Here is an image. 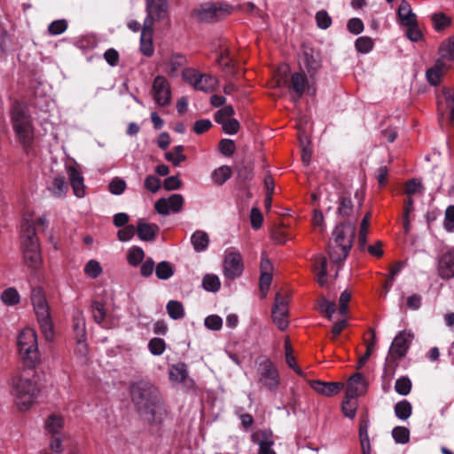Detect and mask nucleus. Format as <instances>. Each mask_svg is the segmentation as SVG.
Here are the masks:
<instances>
[{
	"instance_id": "f257e3e1",
	"label": "nucleus",
	"mask_w": 454,
	"mask_h": 454,
	"mask_svg": "<svg viewBox=\"0 0 454 454\" xmlns=\"http://www.w3.org/2000/svg\"><path fill=\"white\" fill-rule=\"evenodd\" d=\"M17 344L20 359L27 368L12 378V394L18 409L25 411L35 403L42 387L39 384L40 377L34 369L40 361L35 332L31 328L22 330L18 336Z\"/></svg>"
},
{
	"instance_id": "f03ea898",
	"label": "nucleus",
	"mask_w": 454,
	"mask_h": 454,
	"mask_svg": "<svg viewBox=\"0 0 454 454\" xmlns=\"http://www.w3.org/2000/svg\"><path fill=\"white\" fill-rule=\"evenodd\" d=\"M356 237V225L343 222L334 228L333 240L327 245V254L331 262L337 265V271L348 256Z\"/></svg>"
},
{
	"instance_id": "7ed1b4c3",
	"label": "nucleus",
	"mask_w": 454,
	"mask_h": 454,
	"mask_svg": "<svg viewBox=\"0 0 454 454\" xmlns=\"http://www.w3.org/2000/svg\"><path fill=\"white\" fill-rule=\"evenodd\" d=\"M21 238L25 264L32 270L38 269L42 264L39 239L34 224L27 220L21 225Z\"/></svg>"
},
{
	"instance_id": "20e7f679",
	"label": "nucleus",
	"mask_w": 454,
	"mask_h": 454,
	"mask_svg": "<svg viewBox=\"0 0 454 454\" xmlns=\"http://www.w3.org/2000/svg\"><path fill=\"white\" fill-rule=\"evenodd\" d=\"M31 301L43 335L46 340H52L54 331L51 319L50 308L41 287H34L32 289Z\"/></svg>"
},
{
	"instance_id": "39448f33",
	"label": "nucleus",
	"mask_w": 454,
	"mask_h": 454,
	"mask_svg": "<svg viewBox=\"0 0 454 454\" xmlns=\"http://www.w3.org/2000/svg\"><path fill=\"white\" fill-rule=\"evenodd\" d=\"M11 121L20 143L24 148H27L32 143V123L26 108L15 102L11 109Z\"/></svg>"
},
{
	"instance_id": "423d86ee",
	"label": "nucleus",
	"mask_w": 454,
	"mask_h": 454,
	"mask_svg": "<svg viewBox=\"0 0 454 454\" xmlns=\"http://www.w3.org/2000/svg\"><path fill=\"white\" fill-rule=\"evenodd\" d=\"M234 7L225 2L204 3L192 11V16L200 22L215 23L227 18Z\"/></svg>"
},
{
	"instance_id": "0eeeda50",
	"label": "nucleus",
	"mask_w": 454,
	"mask_h": 454,
	"mask_svg": "<svg viewBox=\"0 0 454 454\" xmlns=\"http://www.w3.org/2000/svg\"><path fill=\"white\" fill-rule=\"evenodd\" d=\"M256 364L259 387L270 392L277 390L280 384V375L275 364L268 357H259Z\"/></svg>"
},
{
	"instance_id": "6e6552de",
	"label": "nucleus",
	"mask_w": 454,
	"mask_h": 454,
	"mask_svg": "<svg viewBox=\"0 0 454 454\" xmlns=\"http://www.w3.org/2000/svg\"><path fill=\"white\" fill-rule=\"evenodd\" d=\"M130 395L137 412L161 397L158 389L147 381H138L132 384Z\"/></svg>"
},
{
	"instance_id": "1a4fd4ad",
	"label": "nucleus",
	"mask_w": 454,
	"mask_h": 454,
	"mask_svg": "<svg viewBox=\"0 0 454 454\" xmlns=\"http://www.w3.org/2000/svg\"><path fill=\"white\" fill-rule=\"evenodd\" d=\"M289 296L283 291H278L275 296V302L271 310L274 324L280 331H285L289 325L288 316Z\"/></svg>"
},
{
	"instance_id": "9d476101",
	"label": "nucleus",
	"mask_w": 454,
	"mask_h": 454,
	"mask_svg": "<svg viewBox=\"0 0 454 454\" xmlns=\"http://www.w3.org/2000/svg\"><path fill=\"white\" fill-rule=\"evenodd\" d=\"M137 413L143 420L152 426L162 424L168 416V411L162 397Z\"/></svg>"
},
{
	"instance_id": "9b49d317",
	"label": "nucleus",
	"mask_w": 454,
	"mask_h": 454,
	"mask_svg": "<svg viewBox=\"0 0 454 454\" xmlns=\"http://www.w3.org/2000/svg\"><path fill=\"white\" fill-rule=\"evenodd\" d=\"M146 17L144 23L154 25L168 16V0H145Z\"/></svg>"
},
{
	"instance_id": "f8f14e48",
	"label": "nucleus",
	"mask_w": 454,
	"mask_h": 454,
	"mask_svg": "<svg viewBox=\"0 0 454 454\" xmlns=\"http://www.w3.org/2000/svg\"><path fill=\"white\" fill-rule=\"evenodd\" d=\"M244 270L242 256L239 252L227 254L223 261V273L226 278L234 280Z\"/></svg>"
},
{
	"instance_id": "ddd939ff",
	"label": "nucleus",
	"mask_w": 454,
	"mask_h": 454,
	"mask_svg": "<svg viewBox=\"0 0 454 454\" xmlns=\"http://www.w3.org/2000/svg\"><path fill=\"white\" fill-rule=\"evenodd\" d=\"M153 92L155 102L165 106L169 105L171 99L170 85L168 80L162 75H157L153 82Z\"/></svg>"
},
{
	"instance_id": "4468645a",
	"label": "nucleus",
	"mask_w": 454,
	"mask_h": 454,
	"mask_svg": "<svg viewBox=\"0 0 454 454\" xmlns=\"http://www.w3.org/2000/svg\"><path fill=\"white\" fill-rule=\"evenodd\" d=\"M437 272L438 276L444 280L454 278V247L438 257Z\"/></svg>"
},
{
	"instance_id": "2eb2a0df",
	"label": "nucleus",
	"mask_w": 454,
	"mask_h": 454,
	"mask_svg": "<svg viewBox=\"0 0 454 454\" xmlns=\"http://www.w3.org/2000/svg\"><path fill=\"white\" fill-rule=\"evenodd\" d=\"M286 86L291 91V97L294 102L300 100L309 86V81L304 73L295 72L292 74Z\"/></svg>"
},
{
	"instance_id": "dca6fc26",
	"label": "nucleus",
	"mask_w": 454,
	"mask_h": 454,
	"mask_svg": "<svg viewBox=\"0 0 454 454\" xmlns=\"http://www.w3.org/2000/svg\"><path fill=\"white\" fill-rule=\"evenodd\" d=\"M252 441L259 445L258 454H277L272 449L275 440L271 430L256 431L252 434Z\"/></svg>"
},
{
	"instance_id": "f3484780",
	"label": "nucleus",
	"mask_w": 454,
	"mask_h": 454,
	"mask_svg": "<svg viewBox=\"0 0 454 454\" xmlns=\"http://www.w3.org/2000/svg\"><path fill=\"white\" fill-rule=\"evenodd\" d=\"M413 337L411 333L405 331L400 332L394 339L389 353L395 354L396 357L405 356Z\"/></svg>"
},
{
	"instance_id": "a211bd4d",
	"label": "nucleus",
	"mask_w": 454,
	"mask_h": 454,
	"mask_svg": "<svg viewBox=\"0 0 454 454\" xmlns=\"http://www.w3.org/2000/svg\"><path fill=\"white\" fill-rule=\"evenodd\" d=\"M309 386L318 394L332 396L338 394L344 387L341 382H325L321 380H311Z\"/></svg>"
},
{
	"instance_id": "6ab92c4d",
	"label": "nucleus",
	"mask_w": 454,
	"mask_h": 454,
	"mask_svg": "<svg viewBox=\"0 0 454 454\" xmlns=\"http://www.w3.org/2000/svg\"><path fill=\"white\" fill-rule=\"evenodd\" d=\"M153 25L144 23L140 35V51L145 57L153 54Z\"/></svg>"
},
{
	"instance_id": "aec40b11",
	"label": "nucleus",
	"mask_w": 454,
	"mask_h": 454,
	"mask_svg": "<svg viewBox=\"0 0 454 454\" xmlns=\"http://www.w3.org/2000/svg\"><path fill=\"white\" fill-rule=\"evenodd\" d=\"M160 231V227L156 223H147L140 219L137 225V234L143 241H153Z\"/></svg>"
},
{
	"instance_id": "412c9836",
	"label": "nucleus",
	"mask_w": 454,
	"mask_h": 454,
	"mask_svg": "<svg viewBox=\"0 0 454 454\" xmlns=\"http://www.w3.org/2000/svg\"><path fill=\"white\" fill-rule=\"evenodd\" d=\"M67 173L70 179V184L73 188L74 195L78 198H82L85 192L83 177L81 172L75 167L68 166Z\"/></svg>"
},
{
	"instance_id": "4be33fe9",
	"label": "nucleus",
	"mask_w": 454,
	"mask_h": 454,
	"mask_svg": "<svg viewBox=\"0 0 454 454\" xmlns=\"http://www.w3.org/2000/svg\"><path fill=\"white\" fill-rule=\"evenodd\" d=\"M397 16L402 26L415 25L417 22L416 14L412 12L411 4L403 0L397 10Z\"/></svg>"
},
{
	"instance_id": "5701e85b",
	"label": "nucleus",
	"mask_w": 454,
	"mask_h": 454,
	"mask_svg": "<svg viewBox=\"0 0 454 454\" xmlns=\"http://www.w3.org/2000/svg\"><path fill=\"white\" fill-rule=\"evenodd\" d=\"M447 70L448 67L442 61V59H438L435 65L427 71V79L428 82L434 86L438 85L441 82L442 76Z\"/></svg>"
},
{
	"instance_id": "b1692460",
	"label": "nucleus",
	"mask_w": 454,
	"mask_h": 454,
	"mask_svg": "<svg viewBox=\"0 0 454 454\" xmlns=\"http://www.w3.org/2000/svg\"><path fill=\"white\" fill-rule=\"evenodd\" d=\"M238 182L243 190L248 189V184L254 177L253 167L250 163H242L237 168Z\"/></svg>"
},
{
	"instance_id": "393cba45",
	"label": "nucleus",
	"mask_w": 454,
	"mask_h": 454,
	"mask_svg": "<svg viewBox=\"0 0 454 454\" xmlns=\"http://www.w3.org/2000/svg\"><path fill=\"white\" fill-rule=\"evenodd\" d=\"M73 333L74 340H86L85 319L81 311L73 316Z\"/></svg>"
},
{
	"instance_id": "a878e982",
	"label": "nucleus",
	"mask_w": 454,
	"mask_h": 454,
	"mask_svg": "<svg viewBox=\"0 0 454 454\" xmlns=\"http://www.w3.org/2000/svg\"><path fill=\"white\" fill-rule=\"evenodd\" d=\"M314 270L317 274V282L323 286L326 283L325 277L327 275V260L323 255H317L314 259Z\"/></svg>"
},
{
	"instance_id": "bb28decb",
	"label": "nucleus",
	"mask_w": 454,
	"mask_h": 454,
	"mask_svg": "<svg viewBox=\"0 0 454 454\" xmlns=\"http://www.w3.org/2000/svg\"><path fill=\"white\" fill-rule=\"evenodd\" d=\"M191 242L195 251H205L209 244V237L203 231H196L191 237Z\"/></svg>"
},
{
	"instance_id": "cd10ccee",
	"label": "nucleus",
	"mask_w": 454,
	"mask_h": 454,
	"mask_svg": "<svg viewBox=\"0 0 454 454\" xmlns=\"http://www.w3.org/2000/svg\"><path fill=\"white\" fill-rule=\"evenodd\" d=\"M442 96L450 110L448 121L454 126V90L450 87H442Z\"/></svg>"
},
{
	"instance_id": "c85d7f7f",
	"label": "nucleus",
	"mask_w": 454,
	"mask_h": 454,
	"mask_svg": "<svg viewBox=\"0 0 454 454\" xmlns=\"http://www.w3.org/2000/svg\"><path fill=\"white\" fill-rule=\"evenodd\" d=\"M304 64L306 69L312 78L321 67V60L308 51L304 52Z\"/></svg>"
},
{
	"instance_id": "c756f323",
	"label": "nucleus",
	"mask_w": 454,
	"mask_h": 454,
	"mask_svg": "<svg viewBox=\"0 0 454 454\" xmlns=\"http://www.w3.org/2000/svg\"><path fill=\"white\" fill-rule=\"evenodd\" d=\"M215 78L209 74H201L200 76H199L198 82L194 89L204 92H209L215 90Z\"/></svg>"
},
{
	"instance_id": "7c9ffc66",
	"label": "nucleus",
	"mask_w": 454,
	"mask_h": 454,
	"mask_svg": "<svg viewBox=\"0 0 454 454\" xmlns=\"http://www.w3.org/2000/svg\"><path fill=\"white\" fill-rule=\"evenodd\" d=\"M371 213L368 212L364 216L358 233V247L361 250H364L367 243L368 228L370 224Z\"/></svg>"
},
{
	"instance_id": "2f4dec72",
	"label": "nucleus",
	"mask_w": 454,
	"mask_h": 454,
	"mask_svg": "<svg viewBox=\"0 0 454 454\" xmlns=\"http://www.w3.org/2000/svg\"><path fill=\"white\" fill-rule=\"evenodd\" d=\"M166 309L168 316L174 320L183 318L185 314L183 304L178 301H169L167 303Z\"/></svg>"
},
{
	"instance_id": "473e14b6",
	"label": "nucleus",
	"mask_w": 454,
	"mask_h": 454,
	"mask_svg": "<svg viewBox=\"0 0 454 454\" xmlns=\"http://www.w3.org/2000/svg\"><path fill=\"white\" fill-rule=\"evenodd\" d=\"M231 168L229 166L223 165L213 171L212 179L216 184L222 185L231 178Z\"/></svg>"
},
{
	"instance_id": "72a5a7b5",
	"label": "nucleus",
	"mask_w": 454,
	"mask_h": 454,
	"mask_svg": "<svg viewBox=\"0 0 454 454\" xmlns=\"http://www.w3.org/2000/svg\"><path fill=\"white\" fill-rule=\"evenodd\" d=\"M394 410L395 414L398 419L405 420L411 417L412 406L409 401L403 400L395 403Z\"/></svg>"
},
{
	"instance_id": "f704fd0d",
	"label": "nucleus",
	"mask_w": 454,
	"mask_h": 454,
	"mask_svg": "<svg viewBox=\"0 0 454 454\" xmlns=\"http://www.w3.org/2000/svg\"><path fill=\"white\" fill-rule=\"evenodd\" d=\"M155 274L159 279L167 280L174 275V269L170 262L162 261L155 267Z\"/></svg>"
},
{
	"instance_id": "c9c22d12",
	"label": "nucleus",
	"mask_w": 454,
	"mask_h": 454,
	"mask_svg": "<svg viewBox=\"0 0 454 454\" xmlns=\"http://www.w3.org/2000/svg\"><path fill=\"white\" fill-rule=\"evenodd\" d=\"M356 398H348L345 395L341 404V411L343 414L349 419H354L356 413Z\"/></svg>"
},
{
	"instance_id": "e433bc0d",
	"label": "nucleus",
	"mask_w": 454,
	"mask_h": 454,
	"mask_svg": "<svg viewBox=\"0 0 454 454\" xmlns=\"http://www.w3.org/2000/svg\"><path fill=\"white\" fill-rule=\"evenodd\" d=\"M440 53L442 59L454 60V36L442 43Z\"/></svg>"
},
{
	"instance_id": "4c0bfd02",
	"label": "nucleus",
	"mask_w": 454,
	"mask_h": 454,
	"mask_svg": "<svg viewBox=\"0 0 454 454\" xmlns=\"http://www.w3.org/2000/svg\"><path fill=\"white\" fill-rule=\"evenodd\" d=\"M145 258V252L140 247H132L127 255L129 263L132 266L139 265Z\"/></svg>"
},
{
	"instance_id": "58836bf2",
	"label": "nucleus",
	"mask_w": 454,
	"mask_h": 454,
	"mask_svg": "<svg viewBox=\"0 0 454 454\" xmlns=\"http://www.w3.org/2000/svg\"><path fill=\"white\" fill-rule=\"evenodd\" d=\"M62 426V418L55 414L51 415L45 422L46 430L52 435L58 434Z\"/></svg>"
},
{
	"instance_id": "ea45409f",
	"label": "nucleus",
	"mask_w": 454,
	"mask_h": 454,
	"mask_svg": "<svg viewBox=\"0 0 454 454\" xmlns=\"http://www.w3.org/2000/svg\"><path fill=\"white\" fill-rule=\"evenodd\" d=\"M184 149L183 145L175 146L172 152H168L165 154L166 160L171 161L175 166H178L186 160V156L183 154Z\"/></svg>"
},
{
	"instance_id": "a19ab883",
	"label": "nucleus",
	"mask_w": 454,
	"mask_h": 454,
	"mask_svg": "<svg viewBox=\"0 0 454 454\" xmlns=\"http://www.w3.org/2000/svg\"><path fill=\"white\" fill-rule=\"evenodd\" d=\"M91 311L93 319L97 324L100 325L105 321L106 317V311L104 303L98 301H92Z\"/></svg>"
},
{
	"instance_id": "79ce46f5",
	"label": "nucleus",
	"mask_w": 454,
	"mask_h": 454,
	"mask_svg": "<svg viewBox=\"0 0 454 454\" xmlns=\"http://www.w3.org/2000/svg\"><path fill=\"white\" fill-rule=\"evenodd\" d=\"M2 301L8 306H13L20 302V294L13 287L5 289L1 294Z\"/></svg>"
},
{
	"instance_id": "37998d69",
	"label": "nucleus",
	"mask_w": 454,
	"mask_h": 454,
	"mask_svg": "<svg viewBox=\"0 0 454 454\" xmlns=\"http://www.w3.org/2000/svg\"><path fill=\"white\" fill-rule=\"evenodd\" d=\"M202 286L208 292H217L221 286L219 278L213 274L205 275L202 279Z\"/></svg>"
},
{
	"instance_id": "c03bdc74",
	"label": "nucleus",
	"mask_w": 454,
	"mask_h": 454,
	"mask_svg": "<svg viewBox=\"0 0 454 454\" xmlns=\"http://www.w3.org/2000/svg\"><path fill=\"white\" fill-rule=\"evenodd\" d=\"M51 191L55 196L60 197L68 191V184L62 176L54 177Z\"/></svg>"
},
{
	"instance_id": "a18cd8bd",
	"label": "nucleus",
	"mask_w": 454,
	"mask_h": 454,
	"mask_svg": "<svg viewBox=\"0 0 454 454\" xmlns=\"http://www.w3.org/2000/svg\"><path fill=\"white\" fill-rule=\"evenodd\" d=\"M374 46L372 39L369 36H360L355 42L356 50L363 54L370 52Z\"/></svg>"
},
{
	"instance_id": "49530a36",
	"label": "nucleus",
	"mask_w": 454,
	"mask_h": 454,
	"mask_svg": "<svg viewBox=\"0 0 454 454\" xmlns=\"http://www.w3.org/2000/svg\"><path fill=\"white\" fill-rule=\"evenodd\" d=\"M186 64V58L182 54H173L169 59L168 74L172 76L176 74L177 70Z\"/></svg>"
},
{
	"instance_id": "de8ad7c7",
	"label": "nucleus",
	"mask_w": 454,
	"mask_h": 454,
	"mask_svg": "<svg viewBox=\"0 0 454 454\" xmlns=\"http://www.w3.org/2000/svg\"><path fill=\"white\" fill-rule=\"evenodd\" d=\"M402 357H396L395 354L388 352L384 366V376L392 378L398 365L397 361Z\"/></svg>"
},
{
	"instance_id": "09e8293b",
	"label": "nucleus",
	"mask_w": 454,
	"mask_h": 454,
	"mask_svg": "<svg viewBox=\"0 0 454 454\" xmlns=\"http://www.w3.org/2000/svg\"><path fill=\"white\" fill-rule=\"evenodd\" d=\"M392 436L397 443L404 444L410 440V431L404 427L397 426L393 428Z\"/></svg>"
},
{
	"instance_id": "8fccbe9b",
	"label": "nucleus",
	"mask_w": 454,
	"mask_h": 454,
	"mask_svg": "<svg viewBox=\"0 0 454 454\" xmlns=\"http://www.w3.org/2000/svg\"><path fill=\"white\" fill-rule=\"evenodd\" d=\"M395 391L401 395H407L411 390V381L406 377L403 376L399 378L395 384Z\"/></svg>"
},
{
	"instance_id": "3c124183",
	"label": "nucleus",
	"mask_w": 454,
	"mask_h": 454,
	"mask_svg": "<svg viewBox=\"0 0 454 454\" xmlns=\"http://www.w3.org/2000/svg\"><path fill=\"white\" fill-rule=\"evenodd\" d=\"M148 348L154 356H160L166 349V342L160 338H153L148 342Z\"/></svg>"
},
{
	"instance_id": "603ef678",
	"label": "nucleus",
	"mask_w": 454,
	"mask_h": 454,
	"mask_svg": "<svg viewBox=\"0 0 454 454\" xmlns=\"http://www.w3.org/2000/svg\"><path fill=\"white\" fill-rule=\"evenodd\" d=\"M432 21L436 31H442L450 25V19L444 13L434 14Z\"/></svg>"
},
{
	"instance_id": "864d4df0",
	"label": "nucleus",
	"mask_w": 454,
	"mask_h": 454,
	"mask_svg": "<svg viewBox=\"0 0 454 454\" xmlns=\"http://www.w3.org/2000/svg\"><path fill=\"white\" fill-rule=\"evenodd\" d=\"M167 200L168 201L169 210L173 213H179L184 206V199L181 194H172Z\"/></svg>"
},
{
	"instance_id": "5fc2aeb1",
	"label": "nucleus",
	"mask_w": 454,
	"mask_h": 454,
	"mask_svg": "<svg viewBox=\"0 0 454 454\" xmlns=\"http://www.w3.org/2000/svg\"><path fill=\"white\" fill-rule=\"evenodd\" d=\"M84 272L91 278H97L102 273V267L96 260H90L85 267Z\"/></svg>"
},
{
	"instance_id": "6e6d98bb",
	"label": "nucleus",
	"mask_w": 454,
	"mask_h": 454,
	"mask_svg": "<svg viewBox=\"0 0 454 454\" xmlns=\"http://www.w3.org/2000/svg\"><path fill=\"white\" fill-rule=\"evenodd\" d=\"M219 151L224 156H231L236 150L235 142L231 139L223 138L219 142Z\"/></svg>"
},
{
	"instance_id": "4d7b16f0",
	"label": "nucleus",
	"mask_w": 454,
	"mask_h": 454,
	"mask_svg": "<svg viewBox=\"0 0 454 454\" xmlns=\"http://www.w3.org/2000/svg\"><path fill=\"white\" fill-rule=\"evenodd\" d=\"M317 25L321 29H327L332 25V18L325 10L318 11L316 13Z\"/></svg>"
},
{
	"instance_id": "13d9d810",
	"label": "nucleus",
	"mask_w": 454,
	"mask_h": 454,
	"mask_svg": "<svg viewBox=\"0 0 454 454\" xmlns=\"http://www.w3.org/2000/svg\"><path fill=\"white\" fill-rule=\"evenodd\" d=\"M234 114H235V112H234L233 107L231 106H223V108L219 109L215 114L214 118H215V122H217L219 124L228 119H232L231 116L234 115Z\"/></svg>"
},
{
	"instance_id": "bf43d9fd",
	"label": "nucleus",
	"mask_w": 454,
	"mask_h": 454,
	"mask_svg": "<svg viewBox=\"0 0 454 454\" xmlns=\"http://www.w3.org/2000/svg\"><path fill=\"white\" fill-rule=\"evenodd\" d=\"M136 232L137 227L132 224H127L118 231L117 237L120 241L125 242L130 240Z\"/></svg>"
},
{
	"instance_id": "052dcab7",
	"label": "nucleus",
	"mask_w": 454,
	"mask_h": 454,
	"mask_svg": "<svg viewBox=\"0 0 454 454\" xmlns=\"http://www.w3.org/2000/svg\"><path fill=\"white\" fill-rule=\"evenodd\" d=\"M353 211V203L349 197L342 196L340 198L338 213L342 216H348Z\"/></svg>"
},
{
	"instance_id": "680f3d73",
	"label": "nucleus",
	"mask_w": 454,
	"mask_h": 454,
	"mask_svg": "<svg viewBox=\"0 0 454 454\" xmlns=\"http://www.w3.org/2000/svg\"><path fill=\"white\" fill-rule=\"evenodd\" d=\"M200 74L201 73H199L193 68H185L182 72L183 80L185 82L191 84L193 88H195Z\"/></svg>"
},
{
	"instance_id": "e2e57ef3",
	"label": "nucleus",
	"mask_w": 454,
	"mask_h": 454,
	"mask_svg": "<svg viewBox=\"0 0 454 454\" xmlns=\"http://www.w3.org/2000/svg\"><path fill=\"white\" fill-rule=\"evenodd\" d=\"M272 281V274L270 272H262L260 275V291L262 298H264L270 289Z\"/></svg>"
},
{
	"instance_id": "0e129e2a",
	"label": "nucleus",
	"mask_w": 454,
	"mask_h": 454,
	"mask_svg": "<svg viewBox=\"0 0 454 454\" xmlns=\"http://www.w3.org/2000/svg\"><path fill=\"white\" fill-rule=\"evenodd\" d=\"M108 188L111 193L121 195L126 189V183L124 180L115 177L110 182Z\"/></svg>"
},
{
	"instance_id": "69168bd1",
	"label": "nucleus",
	"mask_w": 454,
	"mask_h": 454,
	"mask_svg": "<svg viewBox=\"0 0 454 454\" xmlns=\"http://www.w3.org/2000/svg\"><path fill=\"white\" fill-rule=\"evenodd\" d=\"M67 24L66 20H59L52 21L48 27V31L51 35H58L64 33L67 30Z\"/></svg>"
},
{
	"instance_id": "338daca9",
	"label": "nucleus",
	"mask_w": 454,
	"mask_h": 454,
	"mask_svg": "<svg viewBox=\"0 0 454 454\" xmlns=\"http://www.w3.org/2000/svg\"><path fill=\"white\" fill-rule=\"evenodd\" d=\"M220 124L223 127V130L229 135H234L238 133L240 127L239 121L234 118L228 119Z\"/></svg>"
},
{
	"instance_id": "774afa93",
	"label": "nucleus",
	"mask_w": 454,
	"mask_h": 454,
	"mask_svg": "<svg viewBox=\"0 0 454 454\" xmlns=\"http://www.w3.org/2000/svg\"><path fill=\"white\" fill-rule=\"evenodd\" d=\"M444 228L449 231H454V205L449 206L445 211Z\"/></svg>"
}]
</instances>
